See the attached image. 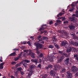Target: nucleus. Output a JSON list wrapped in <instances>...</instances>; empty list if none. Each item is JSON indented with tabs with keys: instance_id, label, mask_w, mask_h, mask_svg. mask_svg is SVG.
I'll return each instance as SVG.
<instances>
[{
	"instance_id": "7ed1b4c3",
	"label": "nucleus",
	"mask_w": 78,
	"mask_h": 78,
	"mask_svg": "<svg viewBox=\"0 0 78 78\" xmlns=\"http://www.w3.org/2000/svg\"><path fill=\"white\" fill-rule=\"evenodd\" d=\"M27 63H30V61L26 59L24 60L23 62V66H25V68H27V66H28Z\"/></svg>"
},
{
	"instance_id": "774afa93",
	"label": "nucleus",
	"mask_w": 78,
	"mask_h": 78,
	"mask_svg": "<svg viewBox=\"0 0 78 78\" xmlns=\"http://www.w3.org/2000/svg\"><path fill=\"white\" fill-rule=\"evenodd\" d=\"M75 59L78 61V57H77Z\"/></svg>"
},
{
	"instance_id": "c756f323",
	"label": "nucleus",
	"mask_w": 78,
	"mask_h": 78,
	"mask_svg": "<svg viewBox=\"0 0 78 78\" xmlns=\"http://www.w3.org/2000/svg\"><path fill=\"white\" fill-rule=\"evenodd\" d=\"M52 40H53V43H55V42H56V39L55 37H53L52 38Z\"/></svg>"
},
{
	"instance_id": "69168bd1",
	"label": "nucleus",
	"mask_w": 78,
	"mask_h": 78,
	"mask_svg": "<svg viewBox=\"0 0 78 78\" xmlns=\"http://www.w3.org/2000/svg\"><path fill=\"white\" fill-rule=\"evenodd\" d=\"M11 78H14V76L12 75L11 76Z\"/></svg>"
},
{
	"instance_id": "338daca9",
	"label": "nucleus",
	"mask_w": 78,
	"mask_h": 78,
	"mask_svg": "<svg viewBox=\"0 0 78 78\" xmlns=\"http://www.w3.org/2000/svg\"><path fill=\"white\" fill-rule=\"evenodd\" d=\"M76 17H78V14H76Z\"/></svg>"
},
{
	"instance_id": "09e8293b",
	"label": "nucleus",
	"mask_w": 78,
	"mask_h": 78,
	"mask_svg": "<svg viewBox=\"0 0 78 78\" xmlns=\"http://www.w3.org/2000/svg\"><path fill=\"white\" fill-rule=\"evenodd\" d=\"M13 50H14L15 51H19V49L15 48L13 49Z\"/></svg>"
},
{
	"instance_id": "423d86ee",
	"label": "nucleus",
	"mask_w": 78,
	"mask_h": 78,
	"mask_svg": "<svg viewBox=\"0 0 78 78\" xmlns=\"http://www.w3.org/2000/svg\"><path fill=\"white\" fill-rule=\"evenodd\" d=\"M54 69L55 70H58L61 69V67L59 65H55L54 66Z\"/></svg>"
},
{
	"instance_id": "c85d7f7f",
	"label": "nucleus",
	"mask_w": 78,
	"mask_h": 78,
	"mask_svg": "<svg viewBox=\"0 0 78 78\" xmlns=\"http://www.w3.org/2000/svg\"><path fill=\"white\" fill-rule=\"evenodd\" d=\"M41 35H39L38 37V39L39 41H42V38H41Z\"/></svg>"
},
{
	"instance_id": "aec40b11",
	"label": "nucleus",
	"mask_w": 78,
	"mask_h": 78,
	"mask_svg": "<svg viewBox=\"0 0 78 78\" xmlns=\"http://www.w3.org/2000/svg\"><path fill=\"white\" fill-rule=\"evenodd\" d=\"M59 59L58 60V62H59V63H61L62 61V60L64 59V57L63 56L60 57H59Z\"/></svg>"
},
{
	"instance_id": "052dcab7",
	"label": "nucleus",
	"mask_w": 78,
	"mask_h": 78,
	"mask_svg": "<svg viewBox=\"0 0 78 78\" xmlns=\"http://www.w3.org/2000/svg\"><path fill=\"white\" fill-rule=\"evenodd\" d=\"M43 32L44 33H46L47 32V30H44Z\"/></svg>"
},
{
	"instance_id": "3c124183",
	"label": "nucleus",
	"mask_w": 78,
	"mask_h": 78,
	"mask_svg": "<svg viewBox=\"0 0 78 78\" xmlns=\"http://www.w3.org/2000/svg\"><path fill=\"white\" fill-rule=\"evenodd\" d=\"M20 73H21L22 75H24V73H23V72L22 71H21V72H20Z\"/></svg>"
},
{
	"instance_id": "6e6552de",
	"label": "nucleus",
	"mask_w": 78,
	"mask_h": 78,
	"mask_svg": "<svg viewBox=\"0 0 78 78\" xmlns=\"http://www.w3.org/2000/svg\"><path fill=\"white\" fill-rule=\"evenodd\" d=\"M70 60V58H67L66 59L64 60V62L66 65H68L69 64V60Z\"/></svg>"
},
{
	"instance_id": "bb28decb",
	"label": "nucleus",
	"mask_w": 78,
	"mask_h": 78,
	"mask_svg": "<svg viewBox=\"0 0 78 78\" xmlns=\"http://www.w3.org/2000/svg\"><path fill=\"white\" fill-rule=\"evenodd\" d=\"M60 33H62V34H65V35L67 34V33L64 30H62L61 31H60Z\"/></svg>"
},
{
	"instance_id": "bf43d9fd",
	"label": "nucleus",
	"mask_w": 78,
	"mask_h": 78,
	"mask_svg": "<svg viewBox=\"0 0 78 78\" xmlns=\"http://www.w3.org/2000/svg\"><path fill=\"white\" fill-rule=\"evenodd\" d=\"M30 39H32V40H33L34 39V38H33V37H30Z\"/></svg>"
},
{
	"instance_id": "864d4df0",
	"label": "nucleus",
	"mask_w": 78,
	"mask_h": 78,
	"mask_svg": "<svg viewBox=\"0 0 78 78\" xmlns=\"http://www.w3.org/2000/svg\"><path fill=\"white\" fill-rule=\"evenodd\" d=\"M65 19H66V18L65 17H63L62 19V21L65 20Z\"/></svg>"
},
{
	"instance_id": "4d7b16f0",
	"label": "nucleus",
	"mask_w": 78,
	"mask_h": 78,
	"mask_svg": "<svg viewBox=\"0 0 78 78\" xmlns=\"http://www.w3.org/2000/svg\"><path fill=\"white\" fill-rule=\"evenodd\" d=\"M75 75L76 76H78V72L76 73Z\"/></svg>"
},
{
	"instance_id": "f8f14e48",
	"label": "nucleus",
	"mask_w": 78,
	"mask_h": 78,
	"mask_svg": "<svg viewBox=\"0 0 78 78\" xmlns=\"http://www.w3.org/2000/svg\"><path fill=\"white\" fill-rule=\"evenodd\" d=\"M66 73L68 78H71L72 76V75L69 71H67Z\"/></svg>"
},
{
	"instance_id": "f3484780",
	"label": "nucleus",
	"mask_w": 78,
	"mask_h": 78,
	"mask_svg": "<svg viewBox=\"0 0 78 78\" xmlns=\"http://www.w3.org/2000/svg\"><path fill=\"white\" fill-rule=\"evenodd\" d=\"M53 68V65L51 64H49L48 66H46L45 68L47 70H48L49 69H51Z\"/></svg>"
},
{
	"instance_id": "39448f33",
	"label": "nucleus",
	"mask_w": 78,
	"mask_h": 78,
	"mask_svg": "<svg viewBox=\"0 0 78 78\" xmlns=\"http://www.w3.org/2000/svg\"><path fill=\"white\" fill-rule=\"evenodd\" d=\"M71 70L72 72H74V73L78 71V68L75 66H73L71 68Z\"/></svg>"
},
{
	"instance_id": "de8ad7c7",
	"label": "nucleus",
	"mask_w": 78,
	"mask_h": 78,
	"mask_svg": "<svg viewBox=\"0 0 78 78\" xmlns=\"http://www.w3.org/2000/svg\"><path fill=\"white\" fill-rule=\"evenodd\" d=\"M57 22H58V23H61V21L59 20H57Z\"/></svg>"
},
{
	"instance_id": "e433bc0d",
	"label": "nucleus",
	"mask_w": 78,
	"mask_h": 78,
	"mask_svg": "<svg viewBox=\"0 0 78 78\" xmlns=\"http://www.w3.org/2000/svg\"><path fill=\"white\" fill-rule=\"evenodd\" d=\"M23 54V52L20 53V56H18L19 58H20V57H21V56H22Z\"/></svg>"
},
{
	"instance_id": "9b49d317",
	"label": "nucleus",
	"mask_w": 78,
	"mask_h": 78,
	"mask_svg": "<svg viewBox=\"0 0 78 78\" xmlns=\"http://www.w3.org/2000/svg\"><path fill=\"white\" fill-rule=\"evenodd\" d=\"M29 73L28 74V76L27 78H31V76L32 75V73H33V71L31 70H29Z\"/></svg>"
},
{
	"instance_id": "a19ab883",
	"label": "nucleus",
	"mask_w": 78,
	"mask_h": 78,
	"mask_svg": "<svg viewBox=\"0 0 78 78\" xmlns=\"http://www.w3.org/2000/svg\"><path fill=\"white\" fill-rule=\"evenodd\" d=\"M42 60H43V61H46L47 60V58H46L45 57H43Z\"/></svg>"
},
{
	"instance_id": "603ef678",
	"label": "nucleus",
	"mask_w": 78,
	"mask_h": 78,
	"mask_svg": "<svg viewBox=\"0 0 78 78\" xmlns=\"http://www.w3.org/2000/svg\"><path fill=\"white\" fill-rule=\"evenodd\" d=\"M39 61V62H38L39 63H41V62H42V60L40 59Z\"/></svg>"
},
{
	"instance_id": "49530a36",
	"label": "nucleus",
	"mask_w": 78,
	"mask_h": 78,
	"mask_svg": "<svg viewBox=\"0 0 78 78\" xmlns=\"http://www.w3.org/2000/svg\"><path fill=\"white\" fill-rule=\"evenodd\" d=\"M23 56V57H27V54L24 53Z\"/></svg>"
},
{
	"instance_id": "2f4dec72",
	"label": "nucleus",
	"mask_w": 78,
	"mask_h": 78,
	"mask_svg": "<svg viewBox=\"0 0 78 78\" xmlns=\"http://www.w3.org/2000/svg\"><path fill=\"white\" fill-rule=\"evenodd\" d=\"M30 51H31V50L26 49L24 50V52H25V53H28V52H29V53H30Z\"/></svg>"
},
{
	"instance_id": "412c9836",
	"label": "nucleus",
	"mask_w": 78,
	"mask_h": 78,
	"mask_svg": "<svg viewBox=\"0 0 78 78\" xmlns=\"http://www.w3.org/2000/svg\"><path fill=\"white\" fill-rule=\"evenodd\" d=\"M54 45H55V47L57 49H59L60 48V46L58 45V44H57L56 43H54Z\"/></svg>"
},
{
	"instance_id": "6e6d98bb",
	"label": "nucleus",
	"mask_w": 78,
	"mask_h": 78,
	"mask_svg": "<svg viewBox=\"0 0 78 78\" xmlns=\"http://www.w3.org/2000/svg\"><path fill=\"white\" fill-rule=\"evenodd\" d=\"M52 23H53V21H51L49 22V24L50 25L52 24Z\"/></svg>"
},
{
	"instance_id": "79ce46f5",
	"label": "nucleus",
	"mask_w": 78,
	"mask_h": 78,
	"mask_svg": "<svg viewBox=\"0 0 78 78\" xmlns=\"http://www.w3.org/2000/svg\"><path fill=\"white\" fill-rule=\"evenodd\" d=\"M41 66H42V65H41V64H39L38 65L37 67H38L39 68H41Z\"/></svg>"
},
{
	"instance_id": "c9c22d12",
	"label": "nucleus",
	"mask_w": 78,
	"mask_h": 78,
	"mask_svg": "<svg viewBox=\"0 0 78 78\" xmlns=\"http://www.w3.org/2000/svg\"><path fill=\"white\" fill-rule=\"evenodd\" d=\"M61 73H63V72H66V69H62L61 70Z\"/></svg>"
},
{
	"instance_id": "4c0bfd02",
	"label": "nucleus",
	"mask_w": 78,
	"mask_h": 78,
	"mask_svg": "<svg viewBox=\"0 0 78 78\" xmlns=\"http://www.w3.org/2000/svg\"><path fill=\"white\" fill-rule=\"evenodd\" d=\"M19 57L15 58H14V60L15 61H18V60H19Z\"/></svg>"
},
{
	"instance_id": "a878e982",
	"label": "nucleus",
	"mask_w": 78,
	"mask_h": 78,
	"mask_svg": "<svg viewBox=\"0 0 78 78\" xmlns=\"http://www.w3.org/2000/svg\"><path fill=\"white\" fill-rule=\"evenodd\" d=\"M22 64V62H21L19 63H18L17 64H16L15 66V67H18L19 66H20V65Z\"/></svg>"
},
{
	"instance_id": "58836bf2",
	"label": "nucleus",
	"mask_w": 78,
	"mask_h": 78,
	"mask_svg": "<svg viewBox=\"0 0 78 78\" xmlns=\"http://www.w3.org/2000/svg\"><path fill=\"white\" fill-rule=\"evenodd\" d=\"M11 64L12 65H15V64H16V62H11Z\"/></svg>"
},
{
	"instance_id": "ddd939ff",
	"label": "nucleus",
	"mask_w": 78,
	"mask_h": 78,
	"mask_svg": "<svg viewBox=\"0 0 78 78\" xmlns=\"http://www.w3.org/2000/svg\"><path fill=\"white\" fill-rule=\"evenodd\" d=\"M31 61L32 62H34V63H35V64L36 65H37V62H38V59H32L31 60Z\"/></svg>"
},
{
	"instance_id": "20e7f679",
	"label": "nucleus",
	"mask_w": 78,
	"mask_h": 78,
	"mask_svg": "<svg viewBox=\"0 0 78 78\" xmlns=\"http://www.w3.org/2000/svg\"><path fill=\"white\" fill-rule=\"evenodd\" d=\"M71 6L72 8L69 9V11L71 12H73L75 11V7H77V6L75 4H72Z\"/></svg>"
},
{
	"instance_id": "f704fd0d",
	"label": "nucleus",
	"mask_w": 78,
	"mask_h": 78,
	"mask_svg": "<svg viewBox=\"0 0 78 78\" xmlns=\"http://www.w3.org/2000/svg\"><path fill=\"white\" fill-rule=\"evenodd\" d=\"M54 47V46L53 45H49V48H53Z\"/></svg>"
},
{
	"instance_id": "b1692460",
	"label": "nucleus",
	"mask_w": 78,
	"mask_h": 78,
	"mask_svg": "<svg viewBox=\"0 0 78 78\" xmlns=\"http://www.w3.org/2000/svg\"><path fill=\"white\" fill-rule=\"evenodd\" d=\"M41 76V78H48V75L47 74H43Z\"/></svg>"
},
{
	"instance_id": "a211bd4d",
	"label": "nucleus",
	"mask_w": 78,
	"mask_h": 78,
	"mask_svg": "<svg viewBox=\"0 0 78 78\" xmlns=\"http://www.w3.org/2000/svg\"><path fill=\"white\" fill-rule=\"evenodd\" d=\"M71 44H72V45H74L75 46H76V47H78V43L76 42H71Z\"/></svg>"
},
{
	"instance_id": "393cba45",
	"label": "nucleus",
	"mask_w": 78,
	"mask_h": 78,
	"mask_svg": "<svg viewBox=\"0 0 78 78\" xmlns=\"http://www.w3.org/2000/svg\"><path fill=\"white\" fill-rule=\"evenodd\" d=\"M16 55V52H13V53H11L9 55L10 56H15Z\"/></svg>"
},
{
	"instance_id": "9d476101",
	"label": "nucleus",
	"mask_w": 78,
	"mask_h": 78,
	"mask_svg": "<svg viewBox=\"0 0 78 78\" xmlns=\"http://www.w3.org/2000/svg\"><path fill=\"white\" fill-rule=\"evenodd\" d=\"M67 44H68V42L66 40L63 41L61 43L62 46H63V47H65V45H66Z\"/></svg>"
},
{
	"instance_id": "2eb2a0df",
	"label": "nucleus",
	"mask_w": 78,
	"mask_h": 78,
	"mask_svg": "<svg viewBox=\"0 0 78 78\" xmlns=\"http://www.w3.org/2000/svg\"><path fill=\"white\" fill-rule=\"evenodd\" d=\"M55 73H56L55 72V71L51 70L50 73V75H51V76H55Z\"/></svg>"
},
{
	"instance_id": "dca6fc26",
	"label": "nucleus",
	"mask_w": 78,
	"mask_h": 78,
	"mask_svg": "<svg viewBox=\"0 0 78 78\" xmlns=\"http://www.w3.org/2000/svg\"><path fill=\"white\" fill-rule=\"evenodd\" d=\"M73 47H71L70 46L69 47L67 50V51L68 53H69V52H71V51H72V48Z\"/></svg>"
},
{
	"instance_id": "cd10ccee",
	"label": "nucleus",
	"mask_w": 78,
	"mask_h": 78,
	"mask_svg": "<svg viewBox=\"0 0 78 78\" xmlns=\"http://www.w3.org/2000/svg\"><path fill=\"white\" fill-rule=\"evenodd\" d=\"M64 14V13H62L61 12L59 13L58 15H57V17H59L60 16H61L62 15Z\"/></svg>"
},
{
	"instance_id": "37998d69",
	"label": "nucleus",
	"mask_w": 78,
	"mask_h": 78,
	"mask_svg": "<svg viewBox=\"0 0 78 78\" xmlns=\"http://www.w3.org/2000/svg\"><path fill=\"white\" fill-rule=\"evenodd\" d=\"M43 39H48V38L47 37H43Z\"/></svg>"
},
{
	"instance_id": "8fccbe9b",
	"label": "nucleus",
	"mask_w": 78,
	"mask_h": 78,
	"mask_svg": "<svg viewBox=\"0 0 78 78\" xmlns=\"http://www.w3.org/2000/svg\"><path fill=\"white\" fill-rule=\"evenodd\" d=\"M74 35L75 34H71V36H72V37H74Z\"/></svg>"
},
{
	"instance_id": "f257e3e1",
	"label": "nucleus",
	"mask_w": 78,
	"mask_h": 78,
	"mask_svg": "<svg viewBox=\"0 0 78 78\" xmlns=\"http://www.w3.org/2000/svg\"><path fill=\"white\" fill-rule=\"evenodd\" d=\"M34 45L36 47L37 53V54H39L40 52L39 51V49H42L44 47V45L38 42H35L34 43Z\"/></svg>"
},
{
	"instance_id": "680f3d73",
	"label": "nucleus",
	"mask_w": 78,
	"mask_h": 78,
	"mask_svg": "<svg viewBox=\"0 0 78 78\" xmlns=\"http://www.w3.org/2000/svg\"><path fill=\"white\" fill-rule=\"evenodd\" d=\"M41 31V34H43V33H44V31Z\"/></svg>"
},
{
	"instance_id": "c03bdc74",
	"label": "nucleus",
	"mask_w": 78,
	"mask_h": 78,
	"mask_svg": "<svg viewBox=\"0 0 78 78\" xmlns=\"http://www.w3.org/2000/svg\"><path fill=\"white\" fill-rule=\"evenodd\" d=\"M74 58H77V57H78V55L77 54H74Z\"/></svg>"
},
{
	"instance_id": "6ab92c4d",
	"label": "nucleus",
	"mask_w": 78,
	"mask_h": 78,
	"mask_svg": "<svg viewBox=\"0 0 78 78\" xmlns=\"http://www.w3.org/2000/svg\"><path fill=\"white\" fill-rule=\"evenodd\" d=\"M58 52L59 53L61 54V55H62V56L65 55L66 56H67V54L66 53H64L62 52V51H58Z\"/></svg>"
},
{
	"instance_id": "4be33fe9",
	"label": "nucleus",
	"mask_w": 78,
	"mask_h": 78,
	"mask_svg": "<svg viewBox=\"0 0 78 78\" xmlns=\"http://www.w3.org/2000/svg\"><path fill=\"white\" fill-rule=\"evenodd\" d=\"M5 64V62H3L0 64V69H3V65Z\"/></svg>"
},
{
	"instance_id": "0e129e2a",
	"label": "nucleus",
	"mask_w": 78,
	"mask_h": 78,
	"mask_svg": "<svg viewBox=\"0 0 78 78\" xmlns=\"http://www.w3.org/2000/svg\"><path fill=\"white\" fill-rule=\"evenodd\" d=\"M78 3V1L77 2H76L75 3V4L74 5H76V4L77 3Z\"/></svg>"
},
{
	"instance_id": "5701e85b",
	"label": "nucleus",
	"mask_w": 78,
	"mask_h": 78,
	"mask_svg": "<svg viewBox=\"0 0 78 78\" xmlns=\"http://www.w3.org/2000/svg\"><path fill=\"white\" fill-rule=\"evenodd\" d=\"M69 28L71 30H72L75 29V26L73 25H70L69 26Z\"/></svg>"
},
{
	"instance_id": "f03ea898",
	"label": "nucleus",
	"mask_w": 78,
	"mask_h": 78,
	"mask_svg": "<svg viewBox=\"0 0 78 78\" xmlns=\"http://www.w3.org/2000/svg\"><path fill=\"white\" fill-rule=\"evenodd\" d=\"M14 74L15 75H16V76H17L18 73H19V72H22V68L21 67H19L16 69H16H14Z\"/></svg>"
},
{
	"instance_id": "a18cd8bd",
	"label": "nucleus",
	"mask_w": 78,
	"mask_h": 78,
	"mask_svg": "<svg viewBox=\"0 0 78 78\" xmlns=\"http://www.w3.org/2000/svg\"><path fill=\"white\" fill-rule=\"evenodd\" d=\"M30 68H31V69H33L34 68V66L31 65L30 66Z\"/></svg>"
},
{
	"instance_id": "ea45409f",
	"label": "nucleus",
	"mask_w": 78,
	"mask_h": 78,
	"mask_svg": "<svg viewBox=\"0 0 78 78\" xmlns=\"http://www.w3.org/2000/svg\"><path fill=\"white\" fill-rule=\"evenodd\" d=\"M3 59V57H2V56H1L0 57V62H3V60H2V59Z\"/></svg>"
},
{
	"instance_id": "473e14b6",
	"label": "nucleus",
	"mask_w": 78,
	"mask_h": 78,
	"mask_svg": "<svg viewBox=\"0 0 78 78\" xmlns=\"http://www.w3.org/2000/svg\"><path fill=\"white\" fill-rule=\"evenodd\" d=\"M72 51L74 52H76V49L75 48H74V47H73L72 48Z\"/></svg>"
},
{
	"instance_id": "e2e57ef3",
	"label": "nucleus",
	"mask_w": 78,
	"mask_h": 78,
	"mask_svg": "<svg viewBox=\"0 0 78 78\" xmlns=\"http://www.w3.org/2000/svg\"><path fill=\"white\" fill-rule=\"evenodd\" d=\"M58 25V23H55V26H57V25Z\"/></svg>"
},
{
	"instance_id": "1a4fd4ad",
	"label": "nucleus",
	"mask_w": 78,
	"mask_h": 78,
	"mask_svg": "<svg viewBox=\"0 0 78 78\" xmlns=\"http://www.w3.org/2000/svg\"><path fill=\"white\" fill-rule=\"evenodd\" d=\"M28 55L31 56L32 58H35V55L34 53H33V51H30V53H28Z\"/></svg>"
},
{
	"instance_id": "13d9d810",
	"label": "nucleus",
	"mask_w": 78,
	"mask_h": 78,
	"mask_svg": "<svg viewBox=\"0 0 78 78\" xmlns=\"http://www.w3.org/2000/svg\"><path fill=\"white\" fill-rule=\"evenodd\" d=\"M27 44H28L29 45H30V41H28L27 42Z\"/></svg>"
},
{
	"instance_id": "5fc2aeb1",
	"label": "nucleus",
	"mask_w": 78,
	"mask_h": 78,
	"mask_svg": "<svg viewBox=\"0 0 78 78\" xmlns=\"http://www.w3.org/2000/svg\"><path fill=\"white\" fill-rule=\"evenodd\" d=\"M72 16L73 17H75L76 16V14H73Z\"/></svg>"
},
{
	"instance_id": "4468645a",
	"label": "nucleus",
	"mask_w": 78,
	"mask_h": 78,
	"mask_svg": "<svg viewBox=\"0 0 78 78\" xmlns=\"http://www.w3.org/2000/svg\"><path fill=\"white\" fill-rule=\"evenodd\" d=\"M46 25H45L44 26V25H42L41 27H41L39 29V31H42V30H44L45 28H47V27L46 26Z\"/></svg>"
},
{
	"instance_id": "72a5a7b5",
	"label": "nucleus",
	"mask_w": 78,
	"mask_h": 78,
	"mask_svg": "<svg viewBox=\"0 0 78 78\" xmlns=\"http://www.w3.org/2000/svg\"><path fill=\"white\" fill-rule=\"evenodd\" d=\"M39 57L42 58L44 56V54L40 53V55H39Z\"/></svg>"
},
{
	"instance_id": "7c9ffc66",
	"label": "nucleus",
	"mask_w": 78,
	"mask_h": 78,
	"mask_svg": "<svg viewBox=\"0 0 78 78\" xmlns=\"http://www.w3.org/2000/svg\"><path fill=\"white\" fill-rule=\"evenodd\" d=\"M63 23L66 25H68L69 24V21H65L63 22Z\"/></svg>"
},
{
	"instance_id": "0eeeda50",
	"label": "nucleus",
	"mask_w": 78,
	"mask_h": 78,
	"mask_svg": "<svg viewBox=\"0 0 78 78\" xmlns=\"http://www.w3.org/2000/svg\"><path fill=\"white\" fill-rule=\"evenodd\" d=\"M69 19L70 20L71 22H76V18L74 16H71L69 18Z\"/></svg>"
}]
</instances>
